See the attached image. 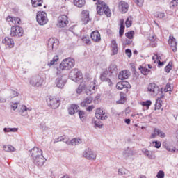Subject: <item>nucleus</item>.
I'll list each match as a JSON object with an SVG mask.
<instances>
[{"mask_svg": "<svg viewBox=\"0 0 178 178\" xmlns=\"http://www.w3.org/2000/svg\"><path fill=\"white\" fill-rule=\"evenodd\" d=\"M132 39H127L125 40V45H131V42H133V40H131Z\"/></svg>", "mask_w": 178, "mask_h": 178, "instance_id": "obj_63", "label": "nucleus"}, {"mask_svg": "<svg viewBox=\"0 0 178 178\" xmlns=\"http://www.w3.org/2000/svg\"><path fill=\"white\" fill-rule=\"evenodd\" d=\"M3 148L6 151V152H15V147L10 145H4Z\"/></svg>", "mask_w": 178, "mask_h": 178, "instance_id": "obj_36", "label": "nucleus"}, {"mask_svg": "<svg viewBox=\"0 0 178 178\" xmlns=\"http://www.w3.org/2000/svg\"><path fill=\"white\" fill-rule=\"evenodd\" d=\"M153 144H155L154 147H155V148H157V149L161 147V145H162L161 142H159V141H154V142H153Z\"/></svg>", "mask_w": 178, "mask_h": 178, "instance_id": "obj_58", "label": "nucleus"}, {"mask_svg": "<svg viewBox=\"0 0 178 178\" xmlns=\"http://www.w3.org/2000/svg\"><path fill=\"white\" fill-rule=\"evenodd\" d=\"M134 154V152L129 147H127L123 152V157L124 158V159H128L129 158H130V156H133Z\"/></svg>", "mask_w": 178, "mask_h": 178, "instance_id": "obj_24", "label": "nucleus"}, {"mask_svg": "<svg viewBox=\"0 0 178 178\" xmlns=\"http://www.w3.org/2000/svg\"><path fill=\"white\" fill-rule=\"evenodd\" d=\"M125 54L128 56V58H131L132 53L130 49H127L125 50Z\"/></svg>", "mask_w": 178, "mask_h": 178, "instance_id": "obj_56", "label": "nucleus"}, {"mask_svg": "<svg viewBox=\"0 0 178 178\" xmlns=\"http://www.w3.org/2000/svg\"><path fill=\"white\" fill-rule=\"evenodd\" d=\"M2 42L5 44L6 48H13V47H15V41L10 38L6 37L3 40Z\"/></svg>", "mask_w": 178, "mask_h": 178, "instance_id": "obj_20", "label": "nucleus"}, {"mask_svg": "<svg viewBox=\"0 0 178 178\" xmlns=\"http://www.w3.org/2000/svg\"><path fill=\"white\" fill-rule=\"evenodd\" d=\"M13 24H22V19L19 17H14Z\"/></svg>", "mask_w": 178, "mask_h": 178, "instance_id": "obj_53", "label": "nucleus"}, {"mask_svg": "<svg viewBox=\"0 0 178 178\" xmlns=\"http://www.w3.org/2000/svg\"><path fill=\"white\" fill-rule=\"evenodd\" d=\"M14 17H15L8 16L7 18H6V20H7V22L13 24Z\"/></svg>", "mask_w": 178, "mask_h": 178, "instance_id": "obj_60", "label": "nucleus"}, {"mask_svg": "<svg viewBox=\"0 0 178 178\" xmlns=\"http://www.w3.org/2000/svg\"><path fill=\"white\" fill-rule=\"evenodd\" d=\"M140 72H141L142 74L147 75L151 72V70H148L146 67H142Z\"/></svg>", "mask_w": 178, "mask_h": 178, "instance_id": "obj_52", "label": "nucleus"}, {"mask_svg": "<svg viewBox=\"0 0 178 178\" xmlns=\"http://www.w3.org/2000/svg\"><path fill=\"white\" fill-rule=\"evenodd\" d=\"M29 81L31 87H42V84H44V78L40 76V74H36L29 78Z\"/></svg>", "mask_w": 178, "mask_h": 178, "instance_id": "obj_3", "label": "nucleus"}, {"mask_svg": "<svg viewBox=\"0 0 178 178\" xmlns=\"http://www.w3.org/2000/svg\"><path fill=\"white\" fill-rule=\"evenodd\" d=\"M120 99L118 102H117L118 104H124L126 102V95L123 92H120Z\"/></svg>", "mask_w": 178, "mask_h": 178, "instance_id": "obj_43", "label": "nucleus"}, {"mask_svg": "<svg viewBox=\"0 0 178 178\" xmlns=\"http://www.w3.org/2000/svg\"><path fill=\"white\" fill-rule=\"evenodd\" d=\"M69 77L75 83H79V81L83 80V74L81 72L74 70L70 72Z\"/></svg>", "mask_w": 178, "mask_h": 178, "instance_id": "obj_7", "label": "nucleus"}, {"mask_svg": "<svg viewBox=\"0 0 178 178\" xmlns=\"http://www.w3.org/2000/svg\"><path fill=\"white\" fill-rule=\"evenodd\" d=\"M73 3L74 6H76L77 8H83L84 5H86L85 1H74Z\"/></svg>", "mask_w": 178, "mask_h": 178, "instance_id": "obj_35", "label": "nucleus"}, {"mask_svg": "<svg viewBox=\"0 0 178 178\" xmlns=\"http://www.w3.org/2000/svg\"><path fill=\"white\" fill-rule=\"evenodd\" d=\"M94 99L91 96L87 97L81 103V106L84 107L87 106V105H90L91 102H92V100Z\"/></svg>", "mask_w": 178, "mask_h": 178, "instance_id": "obj_28", "label": "nucleus"}, {"mask_svg": "<svg viewBox=\"0 0 178 178\" xmlns=\"http://www.w3.org/2000/svg\"><path fill=\"white\" fill-rule=\"evenodd\" d=\"M118 175L119 176H126V175H128L129 171L126 170L125 168H120L118 169Z\"/></svg>", "mask_w": 178, "mask_h": 178, "instance_id": "obj_39", "label": "nucleus"}, {"mask_svg": "<svg viewBox=\"0 0 178 178\" xmlns=\"http://www.w3.org/2000/svg\"><path fill=\"white\" fill-rule=\"evenodd\" d=\"M108 71L110 73H117L118 72V66L115 64H111L108 67Z\"/></svg>", "mask_w": 178, "mask_h": 178, "instance_id": "obj_37", "label": "nucleus"}, {"mask_svg": "<svg viewBox=\"0 0 178 178\" xmlns=\"http://www.w3.org/2000/svg\"><path fill=\"white\" fill-rule=\"evenodd\" d=\"M67 24H69V20H67V16L66 15H62L58 17V27L62 29L66 27Z\"/></svg>", "mask_w": 178, "mask_h": 178, "instance_id": "obj_12", "label": "nucleus"}, {"mask_svg": "<svg viewBox=\"0 0 178 178\" xmlns=\"http://www.w3.org/2000/svg\"><path fill=\"white\" fill-rule=\"evenodd\" d=\"M97 88L98 86H97V84H95V80H94V81L90 83L89 88L86 90V94L87 95H91V94H94V92L97 91Z\"/></svg>", "mask_w": 178, "mask_h": 178, "instance_id": "obj_18", "label": "nucleus"}, {"mask_svg": "<svg viewBox=\"0 0 178 178\" xmlns=\"http://www.w3.org/2000/svg\"><path fill=\"white\" fill-rule=\"evenodd\" d=\"M134 2L136 5H138V6H142L143 3H144V1H135Z\"/></svg>", "mask_w": 178, "mask_h": 178, "instance_id": "obj_62", "label": "nucleus"}, {"mask_svg": "<svg viewBox=\"0 0 178 178\" xmlns=\"http://www.w3.org/2000/svg\"><path fill=\"white\" fill-rule=\"evenodd\" d=\"M106 83H108V86H112V81L111 80V79L109 78H107L105 81H104Z\"/></svg>", "mask_w": 178, "mask_h": 178, "instance_id": "obj_64", "label": "nucleus"}, {"mask_svg": "<svg viewBox=\"0 0 178 178\" xmlns=\"http://www.w3.org/2000/svg\"><path fill=\"white\" fill-rule=\"evenodd\" d=\"M79 116L82 122H84L87 118V114L83 111H79Z\"/></svg>", "mask_w": 178, "mask_h": 178, "instance_id": "obj_38", "label": "nucleus"}, {"mask_svg": "<svg viewBox=\"0 0 178 178\" xmlns=\"http://www.w3.org/2000/svg\"><path fill=\"white\" fill-rule=\"evenodd\" d=\"M24 31L23 28L19 26H13L10 30V35L12 37H23Z\"/></svg>", "mask_w": 178, "mask_h": 178, "instance_id": "obj_6", "label": "nucleus"}, {"mask_svg": "<svg viewBox=\"0 0 178 178\" xmlns=\"http://www.w3.org/2000/svg\"><path fill=\"white\" fill-rule=\"evenodd\" d=\"M92 123H93V124H95V127H102V126H104V124H102V122L99 121V120H95V119H92Z\"/></svg>", "mask_w": 178, "mask_h": 178, "instance_id": "obj_40", "label": "nucleus"}, {"mask_svg": "<svg viewBox=\"0 0 178 178\" xmlns=\"http://www.w3.org/2000/svg\"><path fill=\"white\" fill-rule=\"evenodd\" d=\"M58 60H59V56L56 55L50 62L47 63V66L51 67L54 66V65H56L58 63Z\"/></svg>", "mask_w": 178, "mask_h": 178, "instance_id": "obj_30", "label": "nucleus"}, {"mask_svg": "<svg viewBox=\"0 0 178 178\" xmlns=\"http://www.w3.org/2000/svg\"><path fill=\"white\" fill-rule=\"evenodd\" d=\"M157 178H164L165 177V172L163 171L160 170L156 175Z\"/></svg>", "mask_w": 178, "mask_h": 178, "instance_id": "obj_54", "label": "nucleus"}, {"mask_svg": "<svg viewBox=\"0 0 178 178\" xmlns=\"http://www.w3.org/2000/svg\"><path fill=\"white\" fill-rule=\"evenodd\" d=\"M108 74H109V72H108V70L103 71L100 74V80L101 81H105L108 79Z\"/></svg>", "mask_w": 178, "mask_h": 178, "instance_id": "obj_34", "label": "nucleus"}, {"mask_svg": "<svg viewBox=\"0 0 178 178\" xmlns=\"http://www.w3.org/2000/svg\"><path fill=\"white\" fill-rule=\"evenodd\" d=\"M74 65H76V63L74 59L70 58H65L60 64L59 69L61 70H70V69L74 67Z\"/></svg>", "mask_w": 178, "mask_h": 178, "instance_id": "obj_2", "label": "nucleus"}, {"mask_svg": "<svg viewBox=\"0 0 178 178\" xmlns=\"http://www.w3.org/2000/svg\"><path fill=\"white\" fill-rule=\"evenodd\" d=\"M111 51L113 52V55H116V54H118V51H119V47H118L116 40H115L111 41Z\"/></svg>", "mask_w": 178, "mask_h": 178, "instance_id": "obj_27", "label": "nucleus"}, {"mask_svg": "<svg viewBox=\"0 0 178 178\" xmlns=\"http://www.w3.org/2000/svg\"><path fill=\"white\" fill-rule=\"evenodd\" d=\"M154 132L159 136V137H161V138H165L166 137V135L163 131H162L161 129H159L157 128L154 129Z\"/></svg>", "mask_w": 178, "mask_h": 178, "instance_id": "obj_32", "label": "nucleus"}, {"mask_svg": "<svg viewBox=\"0 0 178 178\" xmlns=\"http://www.w3.org/2000/svg\"><path fill=\"white\" fill-rule=\"evenodd\" d=\"M162 102V99L161 98L157 99L156 102V109H161V106H162V104H161Z\"/></svg>", "mask_w": 178, "mask_h": 178, "instance_id": "obj_51", "label": "nucleus"}, {"mask_svg": "<svg viewBox=\"0 0 178 178\" xmlns=\"http://www.w3.org/2000/svg\"><path fill=\"white\" fill-rule=\"evenodd\" d=\"M95 116L97 119H100V120H106V119H108V115L101 108L96 110Z\"/></svg>", "mask_w": 178, "mask_h": 178, "instance_id": "obj_17", "label": "nucleus"}, {"mask_svg": "<svg viewBox=\"0 0 178 178\" xmlns=\"http://www.w3.org/2000/svg\"><path fill=\"white\" fill-rule=\"evenodd\" d=\"M154 16L159 19H163V17H165V13L157 11L156 13H154Z\"/></svg>", "mask_w": 178, "mask_h": 178, "instance_id": "obj_46", "label": "nucleus"}, {"mask_svg": "<svg viewBox=\"0 0 178 178\" xmlns=\"http://www.w3.org/2000/svg\"><path fill=\"white\" fill-rule=\"evenodd\" d=\"M160 90L159 86L156 83H152L147 86V91L152 97H156L159 94Z\"/></svg>", "mask_w": 178, "mask_h": 178, "instance_id": "obj_9", "label": "nucleus"}, {"mask_svg": "<svg viewBox=\"0 0 178 178\" xmlns=\"http://www.w3.org/2000/svg\"><path fill=\"white\" fill-rule=\"evenodd\" d=\"M59 47V40L55 38L49 39L47 43V48L49 51H56Z\"/></svg>", "mask_w": 178, "mask_h": 178, "instance_id": "obj_8", "label": "nucleus"}, {"mask_svg": "<svg viewBox=\"0 0 178 178\" xmlns=\"http://www.w3.org/2000/svg\"><path fill=\"white\" fill-rule=\"evenodd\" d=\"M45 161H47V159H45L44 156H40L39 157H36L35 159H33V162L34 165H36V166H39V167L44 166V163H45Z\"/></svg>", "mask_w": 178, "mask_h": 178, "instance_id": "obj_19", "label": "nucleus"}, {"mask_svg": "<svg viewBox=\"0 0 178 178\" xmlns=\"http://www.w3.org/2000/svg\"><path fill=\"white\" fill-rule=\"evenodd\" d=\"M30 152L32 159H35V158L42 156V150L37 147H34L32 149L30 150Z\"/></svg>", "mask_w": 178, "mask_h": 178, "instance_id": "obj_15", "label": "nucleus"}, {"mask_svg": "<svg viewBox=\"0 0 178 178\" xmlns=\"http://www.w3.org/2000/svg\"><path fill=\"white\" fill-rule=\"evenodd\" d=\"M70 115H74L76 112H79V106L76 104H72L68 109Z\"/></svg>", "mask_w": 178, "mask_h": 178, "instance_id": "obj_29", "label": "nucleus"}, {"mask_svg": "<svg viewBox=\"0 0 178 178\" xmlns=\"http://www.w3.org/2000/svg\"><path fill=\"white\" fill-rule=\"evenodd\" d=\"M126 27L129 28L131 26V21L130 20V18H127L125 22Z\"/></svg>", "mask_w": 178, "mask_h": 178, "instance_id": "obj_57", "label": "nucleus"}, {"mask_svg": "<svg viewBox=\"0 0 178 178\" xmlns=\"http://www.w3.org/2000/svg\"><path fill=\"white\" fill-rule=\"evenodd\" d=\"M81 40L82 42L86 44V45H91V40H90V36L88 35L82 36Z\"/></svg>", "mask_w": 178, "mask_h": 178, "instance_id": "obj_31", "label": "nucleus"}, {"mask_svg": "<svg viewBox=\"0 0 178 178\" xmlns=\"http://www.w3.org/2000/svg\"><path fill=\"white\" fill-rule=\"evenodd\" d=\"M152 104V102H151V100H147V101L141 102V105L143 106H146V108H147V109H149V106H151Z\"/></svg>", "mask_w": 178, "mask_h": 178, "instance_id": "obj_45", "label": "nucleus"}, {"mask_svg": "<svg viewBox=\"0 0 178 178\" xmlns=\"http://www.w3.org/2000/svg\"><path fill=\"white\" fill-rule=\"evenodd\" d=\"M86 90V85L85 84H80L77 89L76 90V93L79 95L81 94L83 92V90Z\"/></svg>", "mask_w": 178, "mask_h": 178, "instance_id": "obj_42", "label": "nucleus"}, {"mask_svg": "<svg viewBox=\"0 0 178 178\" xmlns=\"http://www.w3.org/2000/svg\"><path fill=\"white\" fill-rule=\"evenodd\" d=\"M67 81V75L63 74L58 76L55 81V84L58 88H63L65 87V84H66Z\"/></svg>", "mask_w": 178, "mask_h": 178, "instance_id": "obj_5", "label": "nucleus"}, {"mask_svg": "<svg viewBox=\"0 0 178 178\" xmlns=\"http://www.w3.org/2000/svg\"><path fill=\"white\" fill-rule=\"evenodd\" d=\"M19 93L13 90H10V98H15V97H18Z\"/></svg>", "mask_w": 178, "mask_h": 178, "instance_id": "obj_48", "label": "nucleus"}, {"mask_svg": "<svg viewBox=\"0 0 178 178\" xmlns=\"http://www.w3.org/2000/svg\"><path fill=\"white\" fill-rule=\"evenodd\" d=\"M90 38L94 42H99L101 41V34L98 31H94L90 34Z\"/></svg>", "mask_w": 178, "mask_h": 178, "instance_id": "obj_21", "label": "nucleus"}, {"mask_svg": "<svg viewBox=\"0 0 178 178\" xmlns=\"http://www.w3.org/2000/svg\"><path fill=\"white\" fill-rule=\"evenodd\" d=\"M59 141H63L66 143L67 145H79V144H81V139L79 138H75L71 140L70 141L66 140V138H63V136L58 138Z\"/></svg>", "mask_w": 178, "mask_h": 178, "instance_id": "obj_13", "label": "nucleus"}, {"mask_svg": "<svg viewBox=\"0 0 178 178\" xmlns=\"http://www.w3.org/2000/svg\"><path fill=\"white\" fill-rule=\"evenodd\" d=\"M83 156L89 161H95L97 159V154L90 148L85 149Z\"/></svg>", "mask_w": 178, "mask_h": 178, "instance_id": "obj_11", "label": "nucleus"}, {"mask_svg": "<svg viewBox=\"0 0 178 178\" xmlns=\"http://www.w3.org/2000/svg\"><path fill=\"white\" fill-rule=\"evenodd\" d=\"M19 113L21 116H27V107L26 106H22L19 110Z\"/></svg>", "mask_w": 178, "mask_h": 178, "instance_id": "obj_33", "label": "nucleus"}, {"mask_svg": "<svg viewBox=\"0 0 178 178\" xmlns=\"http://www.w3.org/2000/svg\"><path fill=\"white\" fill-rule=\"evenodd\" d=\"M81 22L83 24H87L89 22H91L90 17V11L83 10L81 13Z\"/></svg>", "mask_w": 178, "mask_h": 178, "instance_id": "obj_16", "label": "nucleus"}, {"mask_svg": "<svg viewBox=\"0 0 178 178\" xmlns=\"http://www.w3.org/2000/svg\"><path fill=\"white\" fill-rule=\"evenodd\" d=\"M168 91H172V88L170 86V83H167L164 88V92H168Z\"/></svg>", "mask_w": 178, "mask_h": 178, "instance_id": "obj_55", "label": "nucleus"}, {"mask_svg": "<svg viewBox=\"0 0 178 178\" xmlns=\"http://www.w3.org/2000/svg\"><path fill=\"white\" fill-rule=\"evenodd\" d=\"M129 71L123 70L121 71L118 74V79L120 80H126V79H129Z\"/></svg>", "mask_w": 178, "mask_h": 178, "instance_id": "obj_26", "label": "nucleus"}, {"mask_svg": "<svg viewBox=\"0 0 178 178\" xmlns=\"http://www.w3.org/2000/svg\"><path fill=\"white\" fill-rule=\"evenodd\" d=\"M38 2H40V1H31L32 6L33 8H37L38 6V4H37L38 3Z\"/></svg>", "mask_w": 178, "mask_h": 178, "instance_id": "obj_59", "label": "nucleus"}, {"mask_svg": "<svg viewBox=\"0 0 178 178\" xmlns=\"http://www.w3.org/2000/svg\"><path fill=\"white\" fill-rule=\"evenodd\" d=\"M172 62H170L168 65L165 67V72L166 73H170V70H172Z\"/></svg>", "mask_w": 178, "mask_h": 178, "instance_id": "obj_50", "label": "nucleus"}, {"mask_svg": "<svg viewBox=\"0 0 178 178\" xmlns=\"http://www.w3.org/2000/svg\"><path fill=\"white\" fill-rule=\"evenodd\" d=\"M97 6V15L99 16H102L104 13L107 16V17H111L112 16V13L111 12V9H109V6L105 3V2L102 1H98L96 3Z\"/></svg>", "mask_w": 178, "mask_h": 178, "instance_id": "obj_1", "label": "nucleus"}, {"mask_svg": "<svg viewBox=\"0 0 178 178\" xmlns=\"http://www.w3.org/2000/svg\"><path fill=\"white\" fill-rule=\"evenodd\" d=\"M36 21L40 26H45L48 23V17L44 11H38L36 14Z\"/></svg>", "mask_w": 178, "mask_h": 178, "instance_id": "obj_4", "label": "nucleus"}, {"mask_svg": "<svg viewBox=\"0 0 178 178\" xmlns=\"http://www.w3.org/2000/svg\"><path fill=\"white\" fill-rule=\"evenodd\" d=\"M116 88L117 90H124V92H127L130 88V83L126 81H120L116 84Z\"/></svg>", "mask_w": 178, "mask_h": 178, "instance_id": "obj_14", "label": "nucleus"}, {"mask_svg": "<svg viewBox=\"0 0 178 178\" xmlns=\"http://www.w3.org/2000/svg\"><path fill=\"white\" fill-rule=\"evenodd\" d=\"M95 107L94 106V105H91L87 107L86 111L88 112H91L92 111V109H94Z\"/></svg>", "mask_w": 178, "mask_h": 178, "instance_id": "obj_61", "label": "nucleus"}, {"mask_svg": "<svg viewBox=\"0 0 178 178\" xmlns=\"http://www.w3.org/2000/svg\"><path fill=\"white\" fill-rule=\"evenodd\" d=\"M165 148L169 152H176V147L172 146H165Z\"/></svg>", "mask_w": 178, "mask_h": 178, "instance_id": "obj_49", "label": "nucleus"}, {"mask_svg": "<svg viewBox=\"0 0 178 178\" xmlns=\"http://www.w3.org/2000/svg\"><path fill=\"white\" fill-rule=\"evenodd\" d=\"M47 102L49 106H51L52 109H56L59 108V105H60V101L59 100V99L54 97H49L47 99Z\"/></svg>", "mask_w": 178, "mask_h": 178, "instance_id": "obj_10", "label": "nucleus"}, {"mask_svg": "<svg viewBox=\"0 0 178 178\" xmlns=\"http://www.w3.org/2000/svg\"><path fill=\"white\" fill-rule=\"evenodd\" d=\"M125 36L129 40H133L134 38V31H131L125 33Z\"/></svg>", "mask_w": 178, "mask_h": 178, "instance_id": "obj_44", "label": "nucleus"}, {"mask_svg": "<svg viewBox=\"0 0 178 178\" xmlns=\"http://www.w3.org/2000/svg\"><path fill=\"white\" fill-rule=\"evenodd\" d=\"M123 34H124V23L120 22V26L119 30L120 37H123Z\"/></svg>", "mask_w": 178, "mask_h": 178, "instance_id": "obj_41", "label": "nucleus"}, {"mask_svg": "<svg viewBox=\"0 0 178 178\" xmlns=\"http://www.w3.org/2000/svg\"><path fill=\"white\" fill-rule=\"evenodd\" d=\"M142 152L145 155V156L149 158V159H155V154H154V152L147 149H143Z\"/></svg>", "mask_w": 178, "mask_h": 178, "instance_id": "obj_25", "label": "nucleus"}, {"mask_svg": "<svg viewBox=\"0 0 178 178\" xmlns=\"http://www.w3.org/2000/svg\"><path fill=\"white\" fill-rule=\"evenodd\" d=\"M178 5V1H172L170 3V8L173 10Z\"/></svg>", "mask_w": 178, "mask_h": 178, "instance_id": "obj_47", "label": "nucleus"}, {"mask_svg": "<svg viewBox=\"0 0 178 178\" xmlns=\"http://www.w3.org/2000/svg\"><path fill=\"white\" fill-rule=\"evenodd\" d=\"M119 9H120L122 13H127L129 11V3L126 1H121L119 3Z\"/></svg>", "mask_w": 178, "mask_h": 178, "instance_id": "obj_23", "label": "nucleus"}, {"mask_svg": "<svg viewBox=\"0 0 178 178\" xmlns=\"http://www.w3.org/2000/svg\"><path fill=\"white\" fill-rule=\"evenodd\" d=\"M168 44L172 47V49L173 52H176V51H177V42H176V39L175 37L172 35L169 37Z\"/></svg>", "mask_w": 178, "mask_h": 178, "instance_id": "obj_22", "label": "nucleus"}]
</instances>
